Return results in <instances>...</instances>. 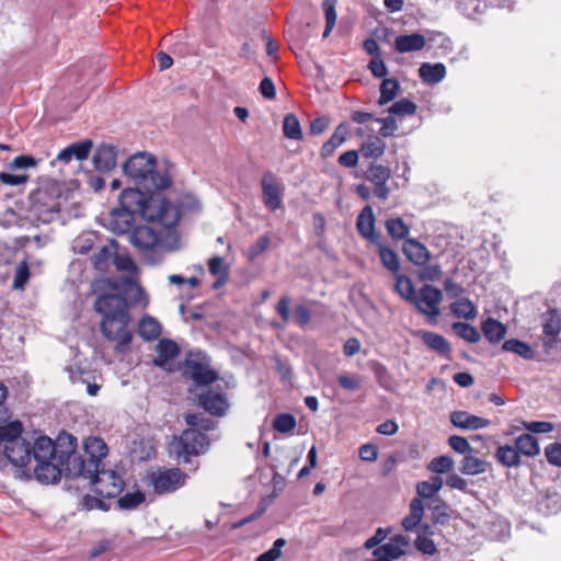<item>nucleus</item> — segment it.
<instances>
[{
	"label": "nucleus",
	"instance_id": "052dcab7",
	"mask_svg": "<svg viewBox=\"0 0 561 561\" xmlns=\"http://www.w3.org/2000/svg\"><path fill=\"white\" fill-rule=\"evenodd\" d=\"M448 445L456 453L463 455V457L473 451V448L471 447L469 442L462 436L451 435L448 438Z\"/></svg>",
	"mask_w": 561,
	"mask_h": 561
},
{
	"label": "nucleus",
	"instance_id": "a19ab883",
	"mask_svg": "<svg viewBox=\"0 0 561 561\" xmlns=\"http://www.w3.org/2000/svg\"><path fill=\"white\" fill-rule=\"evenodd\" d=\"M283 133L288 139L300 140L302 138L301 126L295 114L290 113L284 117Z\"/></svg>",
	"mask_w": 561,
	"mask_h": 561
},
{
	"label": "nucleus",
	"instance_id": "6ab92c4d",
	"mask_svg": "<svg viewBox=\"0 0 561 561\" xmlns=\"http://www.w3.org/2000/svg\"><path fill=\"white\" fill-rule=\"evenodd\" d=\"M356 228L363 238L371 243H378L379 236L375 232V215L369 205L365 206L359 213L356 219Z\"/></svg>",
	"mask_w": 561,
	"mask_h": 561
},
{
	"label": "nucleus",
	"instance_id": "f03ea898",
	"mask_svg": "<svg viewBox=\"0 0 561 561\" xmlns=\"http://www.w3.org/2000/svg\"><path fill=\"white\" fill-rule=\"evenodd\" d=\"M118 206L160 226L170 227L180 220V210L175 205L159 195L145 193L139 187L124 188L118 197Z\"/></svg>",
	"mask_w": 561,
	"mask_h": 561
},
{
	"label": "nucleus",
	"instance_id": "473e14b6",
	"mask_svg": "<svg viewBox=\"0 0 561 561\" xmlns=\"http://www.w3.org/2000/svg\"><path fill=\"white\" fill-rule=\"evenodd\" d=\"M424 505L420 499H413L410 503V513L402 520V527L407 531L413 530L422 520Z\"/></svg>",
	"mask_w": 561,
	"mask_h": 561
},
{
	"label": "nucleus",
	"instance_id": "338daca9",
	"mask_svg": "<svg viewBox=\"0 0 561 561\" xmlns=\"http://www.w3.org/2000/svg\"><path fill=\"white\" fill-rule=\"evenodd\" d=\"M415 548L426 556H434L437 551L434 541L424 535H419L415 539Z\"/></svg>",
	"mask_w": 561,
	"mask_h": 561
},
{
	"label": "nucleus",
	"instance_id": "6e6d98bb",
	"mask_svg": "<svg viewBox=\"0 0 561 561\" xmlns=\"http://www.w3.org/2000/svg\"><path fill=\"white\" fill-rule=\"evenodd\" d=\"M68 373H69V378L71 380L72 383H78V382H81V383H85L87 385V392L94 397L98 394L101 386L98 385L96 382H90L88 381L85 378H84V374L80 370H75L72 367H69L67 368Z\"/></svg>",
	"mask_w": 561,
	"mask_h": 561
},
{
	"label": "nucleus",
	"instance_id": "774afa93",
	"mask_svg": "<svg viewBox=\"0 0 561 561\" xmlns=\"http://www.w3.org/2000/svg\"><path fill=\"white\" fill-rule=\"evenodd\" d=\"M311 311L306 305H297L294 309V319L300 328H305L311 321Z\"/></svg>",
	"mask_w": 561,
	"mask_h": 561
},
{
	"label": "nucleus",
	"instance_id": "9d476101",
	"mask_svg": "<svg viewBox=\"0 0 561 561\" xmlns=\"http://www.w3.org/2000/svg\"><path fill=\"white\" fill-rule=\"evenodd\" d=\"M70 457L69 450H59L54 460L38 462L34 467V474L36 480L42 483H56L59 481L61 474L72 477L67 469L68 458Z\"/></svg>",
	"mask_w": 561,
	"mask_h": 561
},
{
	"label": "nucleus",
	"instance_id": "f3484780",
	"mask_svg": "<svg viewBox=\"0 0 561 561\" xmlns=\"http://www.w3.org/2000/svg\"><path fill=\"white\" fill-rule=\"evenodd\" d=\"M134 222L135 215L118 206L111 210L106 226L115 234H125L134 229Z\"/></svg>",
	"mask_w": 561,
	"mask_h": 561
},
{
	"label": "nucleus",
	"instance_id": "2eb2a0df",
	"mask_svg": "<svg viewBox=\"0 0 561 561\" xmlns=\"http://www.w3.org/2000/svg\"><path fill=\"white\" fill-rule=\"evenodd\" d=\"M184 375L197 386H207L217 379V375L210 369L208 362L193 358L186 359Z\"/></svg>",
	"mask_w": 561,
	"mask_h": 561
},
{
	"label": "nucleus",
	"instance_id": "de8ad7c7",
	"mask_svg": "<svg viewBox=\"0 0 561 561\" xmlns=\"http://www.w3.org/2000/svg\"><path fill=\"white\" fill-rule=\"evenodd\" d=\"M386 229L388 233L397 240L404 239L410 233V227L402 218H389L386 220Z\"/></svg>",
	"mask_w": 561,
	"mask_h": 561
},
{
	"label": "nucleus",
	"instance_id": "39448f33",
	"mask_svg": "<svg viewBox=\"0 0 561 561\" xmlns=\"http://www.w3.org/2000/svg\"><path fill=\"white\" fill-rule=\"evenodd\" d=\"M22 432L20 421L0 424V447L3 446L7 459L19 468L31 463V442L22 436Z\"/></svg>",
	"mask_w": 561,
	"mask_h": 561
},
{
	"label": "nucleus",
	"instance_id": "b1692460",
	"mask_svg": "<svg viewBox=\"0 0 561 561\" xmlns=\"http://www.w3.org/2000/svg\"><path fill=\"white\" fill-rule=\"evenodd\" d=\"M157 356L153 358V365L167 368L169 362L180 354L179 345L170 340L162 339L156 346Z\"/></svg>",
	"mask_w": 561,
	"mask_h": 561
},
{
	"label": "nucleus",
	"instance_id": "412c9836",
	"mask_svg": "<svg viewBox=\"0 0 561 561\" xmlns=\"http://www.w3.org/2000/svg\"><path fill=\"white\" fill-rule=\"evenodd\" d=\"M450 422L454 426L461 430L476 431L486 427L490 424L488 419H483L466 411H456L450 414Z\"/></svg>",
	"mask_w": 561,
	"mask_h": 561
},
{
	"label": "nucleus",
	"instance_id": "e2e57ef3",
	"mask_svg": "<svg viewBox=\"0 0 561 561\" xmlns=\"http://www.w3.org/2000/svg\"><path fill=\"white\" fill-rule=\"evenodd\" d=\"M114 255V252L108 247H102L94 255L93 263L95 268L104 271L107 267L110 259Z\"/></svg>",
	"mask_w": 561,
	"mask_h": 561
},
{
	"label": "nucleus",
	"instance_id": "a878e982",
	"mask_svg": "<svg viewBox=\"0 0 561 561\" xmlns=\"http://www.w3.org/2000/svg\"><path fill=\"white\" fill-rule=\"evenodd\" d=\"M426 37L419 33L399 35L394 39V49L400 54L419 51L425 47Z\"/></svg>",
	"mask_w": 561,
	"mask_h": 561
},
{
	"label": "nucleus",
	"instance_id": "3c124183",
	"mask_svg": "<svg viewBox=\"0 0 561 561\" xmlns=\"http://www.w3.org/2000/svg\"><path fill=\"white\" fill-rule=\"evenodd\" d=\"M390 174L391 173H390L389 168L381 165V164H373L368 169L367 179H368V181L374 183V185L387 184V182L390 179Z\"/></svg>",
	"mask_w": 561,
	"mask_h": 561
},
{
	"label": "nucleus",
	"instance_id": "680f3d73",
	"mask_svg": "<svg viewBox=\"0 0 561 561\" xmlns=\"http://www.w3.org/2000/svg\"><path fill=\"white\" fill-rule=\"evenodd\" d=\"M290 298L288 296H283L277 306L276 312L282 318L283 324H274L275 328L283 329L290 320Z\"/></svg>",
	"mask_w": 561,
	"mask_h": 561
},
{
	"label": "nucleus",
	"instance_id": "f257e3e1",
	"mask_svg": "<svg viewBox=\"0 0 561 561\" xmlns=\"http://www.w3.org/2000/svg\"><path fill=\"white\" fill-rule=\"evenodd\" d=\"M176 226H161L160 230L148 225L137 226L128 234V240L145 263L157 265L164 260L167 253L180 249Z\"/></svg>",
	"mask_w": 561,
	"mask_h": 561
},
{
	"label": "nucleus",
	"instance_id": "aec40b11",
	"mask_svg": "<svg viewBox=\"0 0 561 561\" xmlns=\"http://www.w3.org/2000/svg\"><path fill=\"white\" fill-rule=\"evenodd\" d=\"M409 547V540L403 535L393 536L389 542L375 549L374 556H383L389 560H397L405 553V548Z\"/></svg>",
	"mask_w": 561,
	"mask_h": 561
},
{
	"label": "nucleus",
	"instance_id": "49530a36",
	"mask_svg": "<svg viewBox=\"0 0 561 561\" xmlns=\"http://www.w3.org/2000/svg\"><path fill=\"white\" fill-rule=\"evenodd\" d=\"M400 84L396 79H385L380 84L379 105H385L392 101L399 92Z\"/></svg>",
	"mask_w": 561,
	"mask_h": 561
},
{
	"label": "nucleus",
	"instance_id": "72a5a7b5",
	"mask_svg": "<svg viewBox=\"0 0 561 561\" xmlns=\"http://www.w3.org/2000/svg\"><path fill=\"white\" fill-rule=\"evenodd\" d=\"M496 460L505 467H516L520 463V454L515 446H500L495 454Z\"/></svg>",
	"mask_w": 561,
	"mask_h": 561
},
{
	"label": "nucleus",
	"instance_id": "20e7f679",
	"mask_svg": "<svg viewBox=\"0 0 561 561\" xmlns=\"http://www.w3.org/2000/svg\"><path fill=\"white\" fill-rule=\"evenodd\" d=\"M156 167V158L153 156L138 152L125 161L123 171L136 185L148 192L165 190L171 184V178L167 171L157 170Z\"/></svg>",
	"mask_w": 561,
	"mask_h": 561
},
{
	"label": "nucleus",
	"instance_id": "69168bd1",
	"mask_svg": "<svg viewBox=\"0 0 561 561\" xmlns=\"http://www.w3.org/2000/svg\"><path fill=\"white\" fill-rule=\"evenodd\" d=\"M421 267L422 268L419 272V278L422 280L435 282L438 280L442 276V268L437 264H425L424 266Z\"/></svg>",
	"mask_w": 561,
	"mask_h": 561
},
{
	"label": "nucleus",
	"instance_id": "5701e85b",
	"mask_svg": "<svg viewBox=\"0 0 561 561\" xmlns=\"http://www.w3.org/2000/svg\"><path fill=\"white\" fill-rule=\"evenodd\" d=\"M92 141L85 139L83 141L73 142L62 149L56 157L59 162L68 163L72 158L82 161L85 160L91 151Z\"/></svg>",
	"mask_w": 561,
	"mask_h": 561
},
{
	"label": "nucleus",
	"instance_id": "09e8293b",
	"mask_svg": "<svg viewBox=\"0 0 561 561\" xmlns=\"http://www.w3.org/2000/svg\"><path fill=\"white\" fill-rule=\"evenodd\" d=\"M537 511L543 515H554L561 511V500L558 495H547L537 502Z\"/></svg>",
	"mask_w": 561,
	"mask_h": 561
},
{
	"label": "nucleus",
	"instance_id": "ea45409f",
	"mask_svg": "<svg viewBox=\"0 0 561 561\" xmlns=\"http://www.w3.org/2000/svg\"><path fill=\"white\" fill-rule=\"evenodd\" d=\"M396 276V291L407 301L412 302L415 299L416 290L414 285L408 276L394 274Z\"/></svg>",
	"mask_w": 561,
	"mask_h": 561
},
{
	"label": "nucleus",
	"instance_id": "2f4dec72",
	"mask_svg": "<svg viewBox=\"0 0 561 561\" xmlns=\"http://www.w3.org/2000/svg\"><path fill=\"white\" fill-rule=\"evenodd\" d=\"M488 467V461L468 454L462 458L459 470L467 476H478L484 473Z\"/></svg>",
	"mask_w": 561,
	"mask_h": 561
},
{
	"label": "nucleus",
	"instance_id": "37998d69",
	"mask_svg": "<svg viewBox=\"0 0 561 561\" xmlns=\"http://www.w3.org/2000/svg\"><path fill=\"white\" fill-rule=\"evenodd\" d=\"M502 348L506 352L517 354L524 359H531L534 357V351L530 345L516 339L505 341Z\"/></svg>",
	"mask_w": 561,
	"mask_h": 561
},
{
	"label": "nucleus",
	"instance_id": "cd10ccee",
	"mask_svg": "<svg viewBox=\"0 0 561 561\" xmlns=\"http://www.w3.org/2000/svg\"><path fill=\"white\" fill-rule=\"evenodd\" d=\"M420 336L425 345L442 356H448L450 353L449 342L440 334L431 331H420Z\"/></svg>",
	"mask_w": 561,
	"mask_h": 561
},
{
	"label": "nucleus",
	"instance_id": "79ce46f5",
	"mask_svg": "<svg viewBox=\"0 0 561 561\" xmlns=\"http://www.w3.org/2000/svg\"><path fill=\"white\" fill-rule=\"evenodd\" d=\"M336 3H337V0H323V2H322V9H323L324 16H325V27H324V31L322 34V36L324 38L330 36L332 30L335 26L336 18H337L336 10H335Z\"/></svg>",
	"mask_w": 561,
	"mask_h": 561
},
{
	"label": "nucleus",
	"instance_id": "423d86ee",
	"mask_svg": "<svg viewBox=\"0 0 561 561\" xmlns=\"http://www.w3.org/2000/svg\"><path fill=\"white\" fill-rule=\"evenodd\" d=\"M129 313H121L116 317L102 319L101 331L103 335L115 343L117 353L124 354L129 350L133 335L128 330Z\"/></svg>",
	"mask_w": 561,
	"mask_h": 561
},
{
	"label": "nucleus",
	"instance_id": "5fc2aeb1",
	"mask_svg": "<svg viewBox=\"0 0 561 561\" xmlns=\"http://www.w3.org/2000/svg\"><path fill=\"white\" fill-rule=\"evenodd\" d=\"M146 500V495L141 491L126 493L118 499L117 504L122 510H134Z\"/></svg>",
	"mask_w": 561,
	"mask_h": 561
},
{
	"label": "nucleus",
	"instance_id": "e433bc0d",
	"mask_svg": "<svg viewBox=\"0 0 561 561\" xmlns=\"http://www.w3.org/2000/svg\"><path fill=\"white\" fill-rule=\"evenodd\" d=\"M346 128L340 125L332 136L323 144L321 148V156L328 158L345 141Z\"/></svg>",
	"mask_w": 561,
	"mask_h": 561
},
{
	"label": "nucleus",
	"instance_id": "f8f14e48",
	"mask_svg": "<svg viewBox=\"0 0 561 561\" xmlns=\"http://www.w3.org/2000/svg\"><path fill=\"white\" fill-rule=\"evenodd\" d=\"M64 436L65 434L60 435L56 444L47 436H39L31 442V462L33 460L36 463L54 460L59 450H66L67 440L60 442Z\"/></svg>",
	"mask_w": 561,
	"mask_h": 561
},
{
	"label": "nucleus",
	"instance_id": "1a4fd4ad",
	"mask_svg": "<svg viewBox=\"0 0 561 561\" xmlns=\"http://www.w3.org/2000/svg\"><path fill=\"white\" fill-rule=\"evenodd\" d=\"M209 445L206 434L195 430H185L174 444L173 450L182 462H188L192 455H198L206 450Z\"/></svg>",
	"mask_w": 561,
	"mask_h": 561
},
{
	"label": "nucleus",
	"instance_id": "4468645a",
	"mask_svg": "<svg viewBox=\"0 0 561 561\" xmlns=\"http://www.w3.org/2000/svg\"><path fill=\"white\" fill-rule=\"evenodd\" d=\"M263 203L272 211L279 209L283 205V190L277 182L275 174L271 171L265 172L262 181Z\"/></svg>",
	"mask_w": 561,
	"mask_h": 561
},
{
	"label": "nucleus",
	"instance_id": "4d7b16f0",
	"mask_svg": "<svg viewBox=\"0 0 561 561\" xmlns=\"http://www.w3.org/2000/svg\"><path fill=\"white\" fill-rule=\"evenodd\" d=\"M339 385L347 391H356L362 387L363 379L357 374H341L337 377Z\"/></svg>",
	"mask_w": 561,
	"mask_h": 561
},
{
	"label": "nucleus",
	"instance_id": "f704fd0d",
	"mask_svg": "<svg viewBox=\"0 0 561 561\" xmlns=\"http://www.w3.org/2000/svg\"><path fill=\"white\" fill-rule=\"evenodd\" d=\"M515 445L519 454L527 457H535L540 451L538 440L531 434L519 435L515 440Z\"/></svg>",
	"mask_w": 561,
	"mask_h": 561
},
{
	"label": "nucleus",
	"instance_id": "ddd939ff",
	"mask_svg": "<svg viewBox=\"0 0 561 561\" xmlns=\"http://www.w3.org/2000/svg\"><path fill=\"white\" fill-rule=\"evenodd\" d=\"M94 308L103 316V319H108L128 312V302L119 294H102L95 300Z\"/></svg>",
	"mask_w": 561,
	"mask_h": 561
},
{
	"label": "nucleus",
	"instance_id": "4c0bfd02",
	"mask_svg": "<svg viewBox=\"0 0 561 561\" xmlns=\"http://www.w3.org/2000/svg\"><path fill=\"white\" fill-rule=\"evenodd\" d=\"M376 244L378 245V253L382 265L387 270H389L393 275L398 274L400 271V262L398 254L392 249L381 244L379 241Z\"/></svg>",
	"mask_w": 561,
	"mask_h": 561
},
{
	"label": "nucleus",
	"instance_id": "8fccbe9b",
	"mask_svg": "<svg viewBox=\"0 0 561 561\" xmlns=\"http://www.w3.org/2000/svg\"><path fill=\"white\" fill-rule=\"evenodd\" d=\"M454 465H455V462L451 459V457H449L447 455H442V456L433 458L427 463V470L433 473H436V474H444V473H448L449 471H451L454 468Z\"/></svg>",
	"mask_w": 561,
	"mask_h": 561
},
{
	"label": "nucleus",
	"instance_id": "c9c22d12",
	"mask_svg": "<svg viewBox=\"0 0 561 561\" xmlns=\"http://www.w3.org/2000/svg\"><path fill=\"white\" fill-rule=\"evenodd\" d=\"M386 142L377 136L368 137L360 147V152L365 158L377 159L385 153Z\"/></svg>",
	"mask_w": 561,
	"mask_h": 561
},
{
	"label": "nucleus",
	"instance_id": "bb28decb",
	"mask_svg": "<svg viewBox=\"0 0 561 561\" xmlns=\"http://www.w3.org/2000/svg\"><path fill=\"white\" fill-rule=\"evenodd\" d=\"M419 76L427 84L442 82L446 77V67L442 62H424L419 68Z\"/></svg>",
	"mask_w": 561,
	"mask_h": 561
},
{
	"label": "nucleus",
	"instance_id": "dca6fc26",
	"mask_svg": "<svg viewBox=\"0 0 561 561\" xmlns=\"http://www.w3.org/2000/svg\"><path fill=\"white\" fill-rule=\"evenodd\" d=\"M198 404L209 414L215 416L225 415L229 408V402L226 396L213 388H209L198 394Z\"/></svg>",
	"mask_w": 561,
	"mask_h": 561
},
{
	"label": "nucleus",
	"instance_id": "393cba45",
	"mask_svg": "<svg viewBox=\"0 0 561 561\" xmlns=\"http://www.w3.org/2000/svg\"><path fill=\"white\" fill-rule=\"evenodd\" d=\"M542 329L548 337L545 341L546 348H552L556 343V336L561 332V316L557 310H549L543 314Z\"/></svg>",
	"mask_w": 561,
	"mask_h": 561
},
{
	"label": "nucleus",
	"instance_id": "7ed1b4c3",
	"mask_svg": "<svg viewBox=\"0 0 561 561\" xmlns=\"http://www.w3.org/2000/svg\"><path fill=\"white\" fill-rule=\"evenodd\" d=\"M67 440L68 458L67 469L73 478L92 477L101 468L103 459L108 453L106 443L95 436L85 438L83 454L76 451L77 438L70 434H65L60 442Z\"/></svg>",
	"mask_w": 561,
	"mask_h": 561
},
{
	"label": "nucleus",
	"instance_id": "0eeeda50",
	"mask_svg": "<svg viewBox=\"0 0 561 561\" xmlns=\"http://www.w3.org/2000/svg\"><path fill=\"white\" fill-rule=\"evenodd\" d=\"M186 476L179 468L158 469L148 472V486L156 494L173 493L185 484Z\"/></svg>",
	"mask_w": 561,
	"mask_h": 561
},
{
	"label": "nucleus",
	"instance_id": "58836bf2",
	"mask_svg": "<svg viewBox=\"0 0 561 561\" xmlns=\"http://www.w3.org/2000/svg\"><path fill=\"white\" fill-rule=\"evenodd\" d=\"M450 310L456 317L463 318L466 320H473L478 314L473 302L468 298H461L453 302L450 305Z\"/></svg>",
	"mask_w": 561,
	"mask_h": 561
},
{
	"label": "nucleus",
	"instance_id": "0e129e2a",
	"mask_svg": "<svg viewBox=\"0 0 561 561\" xmlns=\"http://www.w3.org/2000/svg\"><path fill=\"white\" fill-rule=\"evenodd\" d=\"M545 456L550 465L561 467V443H552L546 446Z\"/></svg>",
	"mask_w": 561,
	"mask_h": 561
},
{
	"label": "nucleus",
	"instance_id": "13d9d810",
	"mask_svg": "<svg viewBox=\"0 0 561 561\" xmlns=\"http://www.w3.org/2000/svg\"><path fill=\"white\" fill-rule=\"evenodd\" d=\"M286 546L284 538H278L274 541L271 549L261 553L255 561H276L282 556V549Z\"/></svg>",
	"mask_w": 561,
	"mask_h": 561
},
{
	"label": "nucleus",
	"instance_id": "bf43d9fd",
	"mask_svg": "<svg viewBox=\"0 0 561 561\" xmlns=\"http://www.w3.org/2000/svg\"><path fill=\"white\" fill-rule=\"evenodd\" d=\"M30 278V268L25 261L18 264L12 287L14 289H23Z\"/></svg>",
	"mask_w": 561,
	"mask_h": 561
},
{
	"label": "nucleus",
	"instance_id": "9b49d317",
	"mask_svg": "<svg viewBox=\"0 0 561 561\" xmlns=\"http://www.w3.org/2000/svg\"><path fill=\"white\" fill-rule=\"evenodd\" d=\"M442 300L443 293L440 289L432 285H424L420 288L411 304L415 306L420 313L435 320L440 313L439 305Z\"/></svg>",
	"mask_w": 561,
	"mask_h": 561
},
{
	"label": "nucleus",
	"instance_id": "603ef678",
	"mask_svg": "<svg viewBox=\"0 0 561 561\" xmlns=\"http://www.w3.org/2000/svg\"><path fill=\"white\" fill-rule=\"evenodd\" d=\"M297 425L296 419L293 414L280 413L275 416L273 421V428L278 433H289Z\"/></svg>",
	"mask_w": 561,
	"mask_h": 561
},
{
	"label": "nucleus",
	"instance_id": "c756f323",
	"mask_svg": "<svg viewBox=\"0 0 561 561\" xmlns=\"http://www.w3.org/2000/svg\"><path fill=\"white\" fill-rule=\"evenodd\" d=\"M161 331V324L156 318L146 314L139 320L137 332L145 341L157 340Z\"/></svg>",
	"mask_w": 561,
	"mask_h": 561
},
{
	"label": "nucleus",
	"instance_id": "c03bdc74",
	"mask_svg": "<svg viewBox=\"0 0 561 561\" xmlns=\"http://www.w3.org/2000/svg\"><path fill=\"white\" fill-rule=\"evenodd\" d=\"M428 508L432 511L433 522L436 524H444L449 518V506L440 497H435L431 501Z\"/></svg>",
	"mask_w": 561,
	"mask_h": 561
},
{
	"label": "nucleus",
	"instance_id": "6e6552de",
	"mask_svg": "<svg viewBox=\"0 0 561 561\" xmlns=\"http://www.w3.org/2000/svg\"><path fill=\"white\" fill-rule=\"evenodd\" d=\"M83 478L88 479L94 492L103 497H116L123 492L125 486L123 477L112 469L99 468L96 472H93L92 477Z\"/></svg>",
	"mask_w": 561,
	"mask_h": 561
},
{
	"label": "nucleus",
	"instance_id": "a211bd4d",
	"mask_svg": "<svg viewBox=\"0 0 561 561\" xmlns=\"http://www.w3.org/2000/svg\"><path fill=\"white\" fill-rule=\"evenodd\" d=\"M117 149L113 145H100L93 154L94 168L100 172H110L116 167Z\"/></svg>",
	"mask_w": 561,
	"mask_h": 561
},
{
	"label": "nucleus",
	"instance_id": "7c9ffc66",
	"mask_svg": "<svg viewBox=\"0 0 561 561\" xmlns=\"http://www.w3.org/2000/svg\"><path fill=\"white\" fill-rule=\"evenodd\" d=\"M481 330L484 337L491 343L500 342L506 334L505 325L493 318H488L483 321Z\"/></svg>",
	"mask_w": 561,
	"mask_h": 561
},
{
	"label": "nucleus",
	"instance_id": "c85d7f7f",
	"mask_svg": "<svg viewBox=\"0 0 561 561\" xmlns=\"http://www.w3.org/2000/svg\"><path fill=\"white\" fill-rule=\"evenodd\" d=\"M208 270L211 275L216 276V280L213 285L214 288L218 289L228 282L230 268L221 256L216 255L210 257L208 260Z\"/></svg>",
	"mask_w": 561,
	"mask_h": 561
},
{
	"label": "nucleus",
	"instance_id": "a18cd8bd",
	"mask_svg": "<svg viewBox=\"0 0 561 561\" xmlns=\"http://www.w3.org/2000/svg\"><path fill=\"white\" fill-rule=\"evenodd\" d=\"M454 332L469 343H477L480 341L481 335L479 331L471 324L466 322H455L451 325Z\"/></svg>",
	"mask_w": 561,
	"mask_h": 561
},
{
	"label": "nucleus",
	"instance_id": "864d4df0",
	"mask_svg": "<svg viewBox=\"0 0 561 561\" xmlns=\"http://www.w3.org/2000/svg\"><path fill=\"white\" fill-rule=\"evenodd\" d=\"M416 104L409 99H401L394 102L388 110L392 115L407 116L416 112Z\"/></svg>",
	"mask_w": 561,
	"mask_h": 561
},
{
	"label": "nucleus",
	"instance_id": "4be33fe9",
	"mask_svg": "<svg viewBox=\"0 0 561 561\" xmlns=\"http://www.w3.org/2000/svg\"><path fill=\"white\" fill-rule=\"evenodd\" d=\"M403 253L414 265L424 266L431 260L428 249L415 239H408L403 244Z\"/></svg>",
	"mask_w": 561,
	"mask_h": 561
}]
</instances>
